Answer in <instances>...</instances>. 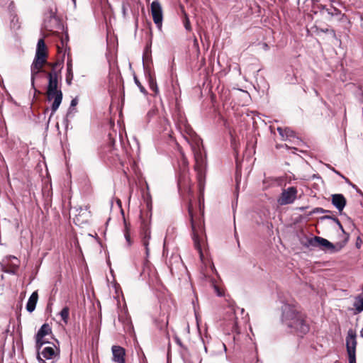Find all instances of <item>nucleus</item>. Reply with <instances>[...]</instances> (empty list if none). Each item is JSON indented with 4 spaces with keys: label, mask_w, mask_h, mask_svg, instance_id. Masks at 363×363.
Segmentation results:
<instances>
[{
    "label": "nucleus",
    "mask_w": 363,
    "mask_h": 363,
    "mask_svg": "<svg viewBox=\"0 0 363 363\" xmlns=\"http://www.w3.org/2000/svg\"><path fill=\"white\" fill-rule=\"evenodd\" d=\"M281 323L289 333L303 335L309 331V325L294 303H284L281 306Z\"/></svg>",
    "instance_id": "nucleus-1"
},
{
    "label": "nucleus",
    "mask_w": 363,
    "mask_h": 363,
    "mask_svg": "<svg viewBox=\"0 0 363 363\" xmlns=\"http://www.w3.org/2000/svg\"><path fill=\"white\" fill-rule=\"evenodd\" d=\"M58 62L50 64L52 70L48 72V84L46 95L48 101H53L51 105L52 114H54L59 108L62 101V91L59 87V80L61 78L60 69L57 70Z\"/></svg>",
    "instance_id": "nucleus-2"
},
{
    "label": "nucleus",
    "mask_w": 363,
    "mask_h": 363,
    "mask_svg": "<svg viewBox=\"0 0 363 363\" xmlns=\"http://www.w3.org/2000/svg\"><path fill=\"white\" fill-rule=\"evenodd\" d=\"M189 214L191 220V230H192V239L194 241V245L195 249L198 251L199 254V257L201 261L204 263V256L202 251V245L203 238H201V235L203 233V227L201 222H196L194 219L193 213H192V206L191 203H189L188 207Z\"/></svg>",
    "instance_id": "nucleus-3"
},
{
    "label": "nucleus",
    "mask_w": 363,
    "mask_h": 363,
    "mask_svg": "<svg viewBox=\"0 0 363 363\" xmlns=\"http://www.w3.org/2000/svg\"><path fill=\"white\" fill-rule=\"evenodd\" d=\"M191 150L194 155L195 170L197 172V179L200 189H201L205 177L204 170L206 164L205 157L203 153V147L200 143L196 142L191 145Z\"/></svg>",
    "instance_id": "nucleus-4"
},
{
    "label": "nucleus",
    "mask_w": 363,
    "mask_h": 363,
    "mask_svg": "<svg viewBox=\"0 0 363 363\" xmlns=\"http://www.w3.org/2000/svg\"><path fill=\"white\" fill-rule=\"evenodd\" d=\"M306 247H318L320 250L329 253H335L342 250L343 245L341 242L332 243L325 238L314 236L307 240Z\"/></svg>",
    "instance_id": "nucleus-5"
},
{
    "label": "nucleus",
    "mask_w": 363,
    "mask_h": 363,
    "mask_svg": "<svg viewBox=\"0 0 363 363\" xmlns=\"http://www.w3.org/2000/svg\"><path fill=\"white\" fill-rule=\"evenodd\" d=\"M37 359L40 363H54L57 358V348L54 345L45 347L41 351L37 349Z\"/></svg>",
    "instance_id": "nucleus-6"
},
{
    "label": "nucleus",
    "mask_w": 363,
    "mask_h": 363,
    "mask_svg": "<svg viewBox=\"0 0 363 363\" xmlns=\"http://www.w3.org/2000/svg\"><path fill=\"white\" fill-rule=\"evenodd\" d=\"M57 11V7L55 5H52L49 7L48 11L45 12L44 18V27L45 29L52 30L58 27L60 20L56 15Z\"/></svg>",
    "instance_id": "nucleus-7"
},
{
    "label": "nucleus",
    "mask_w": 363,
    "mask_h": 363,
    "mask_svg": "<svg viewBox=\"0 0 363 363\" xmlns=\"http://www.w3.org/2000/svg\"><path fill=\"white\" fill-rule=\"evenodd\" d=\"M356 333L352 329L348 330L346 337V346L348 354L349 363H356Z\"/></svg>",
    "instance_id": "nucleus-8"
},
{
    "label": "nucleus",
    "mask_w": 363,
    "mask_h": 363,
    "mask_svg": "<svg viewBox=\"0 0 363 363\" xmlns=\"http://www.w3.org/2000/svg\"><path fill=\"white\" fill-rule=\"evenodd\" d=\"M151 14L156 26L161 29L163 21V11L160 3L158 1H153L150 6Z\"/></svg>",
    "instance_id": "nucleus-9"
},
{
    "label": "nucleus",
    "mask_w": 363,
    "mask_h": 363,
    "mask_svg": "<svg viewBox=\"0 0 363 363\" xmlns=\"http://www.w3.org/2000/svg\"><path fill=\"white\" fill-rule=\"evenodd\" d=\"M51 333L52 330L48 324L45 323L40 327L35 335L36 349H40L43 345L48 343V341L45 339V337L51 334Z\"/></svg>",
    "instance_id": "nucleus-10"
},
{
    "label": "nucleus",
    "mask_w": 363,
    "mask_h": 363,
    "mask_svg": "<svg viewBox=\"0 0 363 363\" xmlns=\"http://www.w3.org/2000/svg\"><path fill=\"white\" fill-rule=\"evenodd\" d=\"M296 188L294 186H290L282 191L277 201L281 206L290 204L295 201V199H296Z\"/></svg>",
    "instance_id": "nucleus-11"
},
{
    "label": "nucleus",
    "mask_w": 363,
    "mask_h": 363,
    "mask_svg": "<svg viewBox=\"0 0 363 363\" xmlns=\"http://www.w3.org/2000/svg\"><path fill=\"white\" fill-rule=\"evenodd\" d=\"M48 57L47 48L43 38L38 40L33 62L46 64Z\"/></svg>",
    "instance_id": "nucleus-12"
},
{
    "label": "nucleus",
    "mask_w": 363,
    "mask_h": 363,
    "mask_svg": "<svg viewBox=\"0 0 363 363\" xmlns=\"http://www.w3.org/2000/svg\"><path fill=\"white\" fill-rule=\"evenodd\" d=\"M151 239V231L147 224L144 223L142 230L141 242L145 249L146 257H148L150 255L149 243Z\"/></svg>",
    "instance_id": "nucleus-13"
},
{
    "label": "nucleus",
    "mask_w": 363,
    "mask_h": 363,
    "mask_svg": "<svg viewBox=\"0 0 363 363\" xmlns=\"http://www.w3.org/2000/svg\"><path fill=\"white\" fill-rule=\"evenodd\" d=\"M113 361L117 363H125V349L121 346L113 345L111 348Z\"/></svg>",
    "instance_id": "nucleus-14"
},
{
    "label": "nucleus",
    "mask_w": 363,
    "mask_h": 363,
    "mask_svg": "<svg viewBox=\"0 0 363 363\" xmlns=\"http://www.w3.org/2000/svg\"><path fill=\"white\" fill-rule=\"evenodd\" d=\"M45 65V64H43V63L33 62V63L30 66V73H31L30 81H31V85L33 88H34V84H35V80L36 77L38 76V74L40 72H45L43 69V67Z\"/></svg>",
    "instance_id": "nucleus-15"
},
{
    "label": "nucleus",
    "mask_w": 363,
    "mask_h": 363,
    "mask_svg": "<svg viewBox=\"0 0 363 363\" xmlns=\"http://www.w3.org/2000/svg\"><path fill=\"white\" fill-rule=\"evenodd\" d=\"M277 131L279 132L283 140L292 141L295 139H298V138H296L295 132L290 129L289 128H283L281 127H278Z\"/></svg>",
    "instance_id": "nucleus-16"
},
{
    "label": "nucleus",
    "mask_w": 363,
    "mask_h": 363,
    "mask_svg": "<svg viewBox=\"0 0 363 363\" xmlns=\"http://www.w3.org/2000/svg\"><path fill=\"white\" fill-rule=\"evenodd\" d=\"M332 203L338 211H341L346 205V200L342 194H334L332 196Z\"/></svg>",
    "instance_id": "nucleus-17"
},
{
    "label": "nucleus",
    "mask_w": 363,
    "mask_h": 363,
    "mask_svg": "<svg viewBox=\"0 0 363 363\" xmlns=\"http://www.w3.org/2000/svg\"><path fill=\"white\" fill-rule=\"evenodd\" d=\"M38 291H35L32 293V294L29 297L27 304H26V310L29 313H32L35 310L37 302H38Z\"/></svg>",
    "instance_id": "nucleus-18"
},
{
    "label": "nucleus",
    "mask_w": 363,
    "mask_h": 363,
    "mask_svg": "<svg viewBox=\"0 0 363 363\" xmlns=\"http://www.w3.org/2000/svg\"><path fill=\"white\" fill-rule=\"evenodd\" d=\"M236 309H238L242 314L245 312V310L243 308H240L239 307H235L233 306H230V311L234 314L233 315V320L232 321L231 324V330L235 331L236 333H239L238 331V320L237 317L235 316L236 313Z\"/></svg>",
    "instance_id": "nucleus-19"
},
{
    "label": "nucleus",
    "mask_w": 363,
    "mask_h": 363,
    "mask_svg": "<svg viewBox=\"0 0 363 363\" xmlns=\"http://www.w3.org/2000/svg\"><path fill=\"white\" fill-rule=\"evenodd\" d=\"M73 79V72H72V60H68L67 62V74H66V82L68 85L72 84Z\"/></svg>",
    "instance_id": "nucleus-20"
},
{
    "label": "nucleus",
    "mask_w": 363,
    "mask_h": 363,
    "mask_svg": "<svg viewBox=\"0 0 363 363\" xmlns=\"http://www.w3.org/2000/svg\"><path fill=\"white\" fill-rule=\"evenodd\" d=\"M353 306L356 310L355 313H361L363 311V296L357 297Z\"/></svg>",
    "instance_id": "nucleus-21"
},
{
    "label": "nucleus",
    "mask_w": 363,
    "mask_h": 363,
    "mask_svg": "<svg viewBox=\"0 0 363 363\" xmlns=\"http://www.w3.org/2000/svg\"><path fill=\"white\" fill-rule=\"evenodd\" d=\"M182 13L184 14V18L182 19V22H183L184 26L186 30L191 31V23H190L189 18L186 13L184 11L183 7H182Z\"/></svg>",
    "instance_id": "nucleus-22"
},
{
    "label": "nucleus",
    "mask_w": 363,
    "mask_h": 363,
    "mask_svg": "<svg viewBox=\"0 0 363 363\" xmlns=\"http://www.w3.org/2000/svg\"><path fill=\"white\" fill-rule=\"evenodd\" d=\"M60 315L65 323L68 322L69 315V309L67 306L64 307L60 312Z\"/></svg>",
    "instance_id": "nucleus-23"
},
{
    "label": "nucleus",
    "mask_w": 363,
    "mask_h": 363,
    "mask_svg": "<svg viewBox=\"0 0 363 363\" xmlns=\"http://www.w3.org/2000/svg\"><path fill=\"white\" fill-rule=\"evenodd\" d=\"M134 81L136 84V85L138 86V88L140 89V91L142 93H145L146 91H145V89L142 86V84H140V82H139V80L137 79V77H134Z\"/></svg>",
    "instance_id": "nucleus-24"
},
{
    "label": "nucleus",
    "mask_w": 363,
    "mask_h": 363,
    "mask_svg": "<svg viewBox=\"0 0 363 363\" xmlns=\"http://www.w3.org/2000/svg\"><path fill=\"white\" fill-rule=\"evenodd\" d=\"M78 104V99L77 97L74 98L70 103V107L69 108V113L71 111L72 108L76 106Z\"/></svg>",
    "instance_id": "nucleus-25"
},
{
    "label": "nucleus",
    "mask_w": 363,
    "mask_h": 363,
    "mask_svg": "<svg viewBox=\"0 0 363 363\" xmlns=\"http://www.w3.org/2000/svg\"><path fill=\"white\" fill-rule=\"evenodd\" d=\"M184 177L185 176L180 177L178 180V186L179 189L184 187Z\"/></svg>",
    "instance_id": "nucleus-26"
},
{
    "label": "nucleus",
    "mask_w": 363,
    "mask_h": 363,
    "mask_svg": "<svg viewBox=\"0 0 363 363\" xmlns=\"http://www.w3.org/2000/svg\"><path fill=\"white\" fill-rule=\"evenodd\" d=\"M326 218L333 219V220H334V221L337 224V225H338V226H339V228L341 229V230H342V232H344L343 227H342V225H341V223H340V220H339L337 218H332V217H330V216H327Z\"/></svg>",
    "instance_id": "nucleus-27"
},
{
    "label": "nucleus",
    "mask_w": 363,
    "mask_h": 363,
    "mask_svg": "<svg viewBox=\"0 0 363 363\" xmlns=\"http://www.w3.org/2000/svg\"><path fill=\"white\" fill-rule=\"evenodd\" d=\"M328 13L330 16H337L340 15L341 13V11L339 9L334 8L333 11L330 12L328 11Z\"/></svg>",
    "instance_id": "nucleus-28"
},
{
    "label": "nucleus",
    "mask_w": 363,
    "mask_h": 363,
    "mask_svg": "<svg viewBox=\"0 0 363 363\" xmlns=\"http://www.w3.org/2000/svg\"><path fill=\"white\" fill-rule=\"evenodd\" d=\"M125 239H126L127 242L130 244V236H129V235L125 234Z\"/></svg>",
    "instance_id": "nucleus-29"
},
{
    "label": "nucleus",
    "mask_w": 363,
    "mask_h": 363,
    "mask_svg": "<svg viewBox=\"0 0 363 363\" xmlns=\"http://www.w3.org/2000/svg\"><path fill=\"white\" fill-rule=\"evenodd\" d=\"M334 172H335L337 174L341 176L342 177L345 178L340 173L337 171H336L334 168L332 169Z\"/></svg>",
    "instance_id": "nucleus-30"
},
{
    "label": "nucleus",
    "mask_w": 363,
    "mask_h": 363,
    "mask_svg": "<svg viewBox=\"0 0 363 363\" xmlns=\"http://www.w3.org/2000/svg\"><path fill=\"white\" fill-rule=\"evenodd\" d=\"M221 346L223 347L224 351H226V347H225V345L224 343H222V344H221Z\"/></svg>",
    "instance_id": "nucleus-31"
},
{
    "label": "nucleus",
    "mask_w": 363,
    "mask_h": 363,
    "mask_svg": "<svg viewBox=\"0 0 363 363\" xmlns=\"http://www.w3.org/2000/svg\"><path fill=\"white\" fill-rule=\"evenodd\" d=\"M360 336L363 337V328L360 331Z\"/></svg>",
    "instance_id": "nucleus-32"
},
{
    "label": "nucleus",
    "mask_w": 363,
    "mask_h": 363,
    "mask_svg": "<svg viewBox=\"0 0 363 363\" xmlns=\"http://www.w3.org/2000/svg\"><path fill=\"white\" fill-rule=\"evenodd\" d=\"M317 211H318V212H320V211H321V212H323V208H318V209H317Z\"/></svg>",
    "instance_id": "nucleus-33"
},
{
    "label": "nucleus",
    "mask_w": 363,
    "mask_h": 363,
    "mask_svg": "<svg viewBox=\"0 0 363 363\" xmlns=\"http://www.w3.org/2000/svg\"><path fill=\"white\" fill-rule=\"evenodd\" d=\"M247 316H248V314H246V317H245V322H247Z\"/></svg>",
    "instance_id": "nucleus-34"
},
{
    "label": "nucleus",
    "mask_w": 363,
    "mask_h": 363,
    "mask_svg": "<svg viewBox=\"0 0 363 363\" xmlns=\"http://www.w3.org/2000/svg\"><path fill=\"white\" fill-rule=\"evenodd\" d=\"M74 5H76V0H72Z\"/></svg>",
    "instance_id": "nucleus-35"
},
{
    "label": "nucleus",
    "mask_w": 363,
    "mask_h": 363,
    "mask_svg": "<svg viewBox=\"0 0 363 363\" xmlns=\"http://www.w3.org/2000/svg\"><path fill=\"white\" fill-rule=\"evenodd\" d=\"M204 349H205V351L206 352L207 351V347L206 346L204 347Z\"/></svg>",
    "instance_id": "nucleus-36"
},
{
    "label": "nucleus",
    "mask_w": 363,
    "mask_h": 363,
    "mask_svg": "<svg viewBox=\"0 0 363 363\" xmlns=\"http://www.w3.org/2000/svg\"><path fill=\"white\" fill-rule=\"evenodd\" d=\"M211 268L213 270L214 269V265H212Z\"/></svg>",
    "instance_id": "nucleus-37"
}]
</instances>
